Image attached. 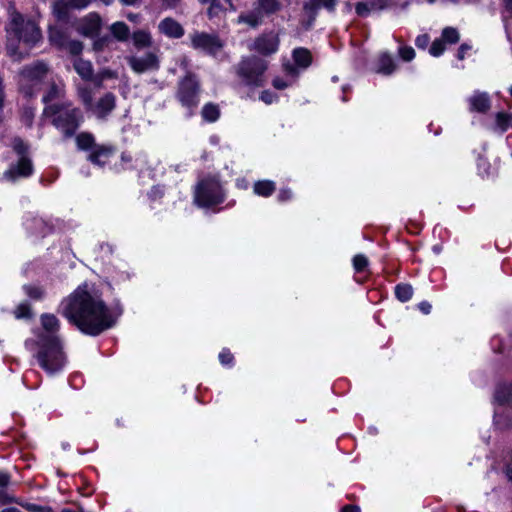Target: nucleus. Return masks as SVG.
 Masks as SVG:
<instances>
[{
	"mask_svg": "<svg viewBox=\"0 0 512 512\" xmlns=\"http://www.w3.org/2000/svg\"><path fill=\"white\" fill-rule=\"evenodd\" d=\"M58 311L82 333L90 336H97L114 326L122 314L119 304L107 306L101 296L86 283L65 297Z\"/></svg>",
	"mask_w": 512,
	"mask_h": 512,
	"instance_id": "f257e3e1",
	"label": "nucleus"
},
{
	"mask_svg": "<svg viewBox=\"0 0 512 512\" xmlns=\"http://www.w3.org/2000/svg\"><path fill=\"white\" fill-rule=\"evenodd\" d=\"M5 30L7 54L14 61H20L29 54L28 50H20V43L30 49L42 39L41 30L36 22L31 18L24 17L13 5L8 8V22Z\"/></svg>",
	"mask_w": 512,
	"mask_h": 512,
	"instance_id": "f03ea898",
	"label": "nucleus"
},
{
	"mask_svg": "<svg viewBox=\"0 0 512 512\" xmlns=\"http://www.w3.org/2000/svg\"><path fill=\"white\" fill-rule=\"evenodd\" d=\"M25 347L49 375L60 372L66 364L60 337L29 338L25 341Z\"/></svg>",
	"mask_w": 512,
	"mask_h": 512,
	"instance_id": "7ed1b4c3",
	"label": "nucleus"
},
{
	"mask_svg": "<svg viewBox=\"0 0 512 512\" xmlns=\"http://www.w3.org/2000/svg\"><path fill=\"white\" fill-rule=\"evenodd\" d=\"M44 114L53 116V125L60 130L65 137L73 136L83 120L80 109L73 107L68 101L46 106Z\"/></svg>",
	"mask_w": 512,
	"mask_h": 512,
	"instance_id": "20e7f679",
	"label": "nucleus"
},
{
	"mask_svg": "<svg viewBox=\"0 0 512 512\" xmlns=\"http://www.w3.org/2000/svg\"><path fill=\"white\" fill-rule=\"evenodd\" d=\"M49 72V66L43 61H36L25 66L19 74V87L25 96L31 97L39 90L40 84Z\"/></svg>",
	"mask_w": 512,
	"mask_h": 512,
	"instance_id": "39448f33",
	"label": "nucleus"
},
{
	"mask_svg": "<svg viewBox=\"0 0 512 512\" xmlns=\"http://www.w3.org/2000/svg\"><path fill=\"white\" fill-rule=\"evenodd\" d=\"M194 201L199 207H211L224 201V193L219 180L215 177L199 182L195 189Z\"/></svg>",
	"mask_w": 512,
	"mask_h": 512,
	"instance_id": "423d86ee",
	"label": "nucleus"
},
{
	"mask_svg": "<svg viewBox=\"0 0 512 512\" xmlns=\"http://www.w3.org/2000/svg\"><path fill=\"white\" fill-rule=\"evenodd\" d=\"M200 82L196 74L188 71L178 82L176 98L190 111L199 104Z\"/></svg>",
	"mask_w": 512,
	"mask_h": 512,
	"instance_id": "0eeeda50",
	"label": "nucleus"
},
{
	"mask_svg": "<svg viewBox=\"0 0 512 512\" xmlns=\"http://www.w3.org/2000/svg\"><path fill=\"white\" fill-rule=\"evenodd\" d=\"M14 151L20 156L16 164H12L3 174L7 181L15 182L19 178H26L32 175L33 165L31 160L26 156L27 147L23 140L15 138L12 141Z\"/></svg>",
	"mask_w": 512,
	"mask_h": 512,
	"instance_id": "6e6552de",
	"label": "nucleus"
},
{
	"mask_svg": "<svg viewBox=\"0 0 512 512\" xmlns=\"http://www.w3.org/2000/svg\"><path fill=\"white\" fill-rule=\"evenodd\" d=\"M266 69L267 63L264 60L248 57L239 63L237 73L246 85L261 86Z\"/></svg>",
	"mask_w": 512,
	"mask_h": 512,
	"instance_id": "1a4fd4ad",
	"label": "nucleus"
},
{
	"mask_svg": "<svg viewBox=\"0 0 512 512\" xmlns=\"http://www.w3.org/2000/svg\"><path fill=\"white\" fill-rule=\"evenodd\" d=\"M191 46L209 55H216L223 48V41L216 34L194 32L190 34Z\"/></svg>",
	"mask_w": 512,
	"mask_h": 512,
	"instance_id": "9d476101",
	"label": "nucleus"
},
{
	"mask_svg": "<svg viewBox=\"0 0 512 512\" xmlns=\"http://www.w3.org/2000/svg\"><path fill=\"white\" fill-rule=\"evenodd\" d=\"M280 45V36L277 32L269 31L260 34L254 39L249 50L262 56H270L277 53Z\"/></svg>",
	"mask_w": 512,
	"mask_h": 512,
	"instance_id": "9b49d317",
	"label": "nucleus"
},
{
	"mask_svg": "<svg viewBox=\"0 0 512 512\" xmlns=\"http://www.w3.org/2000/svg\"><path fill=\"white\" fill-rule=\"evenodd\" d=\"M129 67L133 72L142 74L150 71H157L160 68V59L157 53L149 51L145 54L131 55L126 58Z\"/></svg>",
	"mask_w": 512,
	"mask_h": 512,
	"instance_id": "f8f14e48",
	"label": "nucleus"
},
{
	"mask_svg": "<svg viewBox=\"0 0 512 512\" xmlns=\"http://www.w3.org/2000/svg\"><path fill=\"white\" fill-rule=\"evenodd\" d=\"M102 28V18L96 12H91L80 18L76 23L77 32L88 38H95Z\"/></svg>",
	"mask_w": 512,
	"mask_h": 512,
	"instance_id": "ddd939ff",
	"label": "nucleus"
},
{
	"mask_svg": "<svg viewBox=\"0 0 512 512\" xmlns=\"http://www.w3.org/2000/svg\"><path fill=\"white\" fill-rule=\"evenodd\" d=\"M292 57L295 65L285 64L284 70L289 77L296 78L299 74V69H306L312 62V55L306 48H295L292 52Z\"/></svg>",
	"mask_w": 512,
	"mask_h": 512,
	"instance_id": "4468645a",
	"label": "nucleus"
},
{
	"mask_svg": "<svg viewBox=\"0 0 512 512\" xmlns=\"http://www.w3.org/2000/svg\"><path fill=\"white\" fill-rule=\"evenodd\" d=\"M40 323L41 328L34 331V337L31 339L59 337L60 321L54 314H42Z\"/></svg>",
	"mask_w": 512,
	"mask_h": 512,
	"instance_id": "2eb2a0df",
	"label": "nucleus"
},
{
	"mask_svg": "<svg viewBox=\"0 0 512 512\" xmlns=\"http://www.w3.org/2000/svg\"><path fill=\"white\" fill-rule=\"evenodd\" d=\"M157 28L160 34L170 39H180L185 34L183 26L172 17L163 18Z\"/></svg>",
	"mask_w": 512,
	"mask_h": 512,
	"instance_id": "dca6fc26",
	"label": "nucleus"
},
{
	"mask_svg": "<svg viewBox=\"0 0 512 512\" xmlns=\"http://www.w3.org/2000/svg\"><path fill=\"white\" fill-rule=\"evenodd\" d=\"M471 112L486 113L491 107V100L486 92L475 91L469 98Z\"/></svg>",
	"mask_w": 512,
	"mask_h": 512,
	"instance_id": "f3484780",
	"label": "nucleus"
},
{
	"mask_svg": "<svg viewBox=\"0 0 512 512\" xmlns=\"http://www.w3.org/2000/svg\"><path fill=\"white\" fill-rule=\"evenodd\" d=\"M115 100L114 94L106 93L91 110L98 118H105L115 108Z\"/></svg>",
	"mask_w": 512,
	"mask_h": 512,
	"instance_id": "a211bd4d",
	"label": "nucleus"
},
{
	"mask_svg": "<svg viewBox=\"0 0 512 512\" xmlns=\"http://www.w3.org/2000/svg\"><path fill=\"white\" fill-rule=\"evenodd\" d=\"M337 5V0H307L303 8L315 18L317 12L321 8H325L329 12H334Z\"/></svg>",
	"mask_w": 512,
	"mask_h": 512,
	"instance_id": "6ab92c4d",
	"label": "nucleus"
},
{
	"mask_svg": "<svg viewBox=\"0 0 512 512\" xmlns=\"http://www.w3.org/2000/svg\"><path fill=\"white\" fill-rule=\"evenodd\" d=\"M396 70V63L389 53H382L379 55L375 71L383 75H391Z\"/></svg>",
	"mask_w": 512,
	"mask_h": 512,
	"instance_id": "aec40b11",
	"label": "nucleus"
},
{
	"mask_svg": "<svg viewBox=\"0 0 512 512\" xmlns=\"http://www.w3.org/2000/svg\"><path fill=\"white\" fill-rule=\"evenodd\" d=\"M114 150L111 146H97L92 150L88 159L96 165L102 166L105 165L110 156L113 154Z\"/></svg>",
	"mask_w": 512,
	"mask_h": 512,
	"instance_id": "412c9836",
	"label": "nucleus"
},
{
	"mask_svg": "<svg viewBox=\"0 0 512 512\" xmlns=\"http://www.w3.org/2000/svg\"><path fill=\"white\" fill-rule=\"evenodd\" d=\"M263 13L255 7L253 10L243 12L238 16V23H244L251 28H256L263 23Z\"/></svg>",
	"mask_w": 512,
	"mask_h": 512,
	"instance_id": "4be33fe9",
	"label": "nucleus"
},
{
	"mask_svg": "<svg viewBox=\"0 0 512 512\" xmlns=\"http://www.w3.org/2000/svg\"><path fill=\"white\" fill-rule=\"evenodd\" d=\"M133 45L136 49L141 50L149 48L153 44L151 33L145 29H139L131 35Z\"/></svg>",
	"mask_w": 512,
	"mask_h": 512,
	"instance_id": "5701e85b",
	"label": "nucleus"
},
{
	"mask_svg": "<svg viewBox=\"0 0 512 512\" xmlns=\"http://www.w3.org/2000/svg\"><path fill=\"white\" fill-rule=\"evenodd\" d=\"M383 0H366L355 5L356 13L361 17H367L372 11L384 8Z\"/></svg>",
	"mask_w": 512,
	"mask_h": 512,
	"instance_id": "b1692460",
	"label": "nucleus"
},
{
	"mask_svg": "<svg viewBox=\"0 0 512 512\" xmlns=\"http://www.w3.org/2000/svg\"><path fill=\"white\" fill-rule=\"evenodd\" d=\"M512 124V114L498 112L495 114V123L490 127L495 133L503 134Z\"/></svg>",
	"mask_w": 512,
	"mask_h": 512,
	"instance_id": "393cba45",
	"label": "nucleus"
},
{
	"mask_svg": "<svg viewBox=\"0 0 512 512\" xmlns=\"http://www.w3.org/2000/svg\"><path fill=\"white\" fill-rule=\"evenodd\" d=\"M73 67L77 74L84 80H91L93 77V66L90 61L82 58H76L73 62Z\"/></svg>",
	"mask_w": 512,
	"mask_h": 512,
	"instance_id": "a878e982",
	"label": "nucleus"
},
{
	"mask_svg": "<svg viewBox=\"0 0 512 512\" xmlns=\"http://www.w3.org/2000/svg\"><path fill=\"white\" fill-rule=\"evenodd\" d=\"M495 401L512 409V385H502L495 392Z\"/></svg>",
	"mask_w": 512,
	"mask_h": 512,
	"instance_id": "bb28decb",
	"label": "nucleus"
},
{
	"mask_svg": "<svg viewBox=\"0 0 512 512\" xmlns=\"http://www.w3.org/2000/svg\"><path fill=\"white\" fill-rule=\"evenodd\" d=\"M109 29L113 37L118 41L125 42L129 39L130 29L126 23L122 21L114 22Z\"/></svg>",
	"mask_w": 512,
	"mask_h": 512,
	"instance_id": "cd10ccee",
	"label": "nucleus"
},
{
	"mask_svg": "<svg viewBox=\"0 0 512 512\" xmlns=\"http://www.w3.org/2000/svg\"><path fill=\"white\" fill-rule=\"evenodd\" d=\"M276 190V185L271 180H260L254 183L253 191L256 195L262 197L271 196Z\"/></svg>",
	"mask_w": 512,
	"mask_h": 512,
	"instance_id": "c85d7f7f",
	"label": "nucleus"
},
{
	"mask_svg": "<svg viewBox=\"0 0 512 512\" xmlns=\"http://www.w3.org/2000/svg\"><path fill=\"white\" fill-rule=\"evenodd\" d=\"M256 7L265 16L278 12L281 9V3L279 0H258Z\"/></svg>",
	"mask_w": 512,
	"mask_h": 512,
	"instance_id": "c756f323",
	"label": "nucleus"
},
{
	"mask_svg": "<svg viewBox=\"0 0 512 512\" xmlns=\"http://www.w3.org/2000/svg\"><path fill=\"white\" fill-rule=\"evenodd\" d=\"M64 94V84L62 82L52 83L47 93L43 96V102L48 103L55 99H59Z\"/></svg>",
	"mask_w": 512,
	"mask_h": 512,
	"instance_id": "7c9ffc66",
	"label": "nucleus"
},
{
	"mask_svg": "<svg viewBox=\"0 0 512 512\" xmlns=\"http://www.w3.org/2000/svg\"><path fill=\"white\" fill-rule=\"evenodd\" d=\"M76 143L79 149L88 150L97 147L95 145V139L90 133H81L76 137Z\"/></svg>",
	"mask_w": 512,
	"mask_h": 512,
	"instance_id": "2f4dec72",
	"label": "nucleus"
},
{
	"mask_svg": "<svg viewBox=\"0 0 512 512\" xmlns=\"http://www.w3.org/2000/svg\"><path fill=\"white\" fill-rule=\"evenodd\" d=\"M201 114L206 121L215 122L219 118L220 111L217 105L208 103L202 108Z\"/></svg>",
	"mask_w": 512,
	"mask_h": 512,
	"instance_id": "473e14b6",
	"label": "nucleus"
},
{
	"mask_svg": "<svg viewBox=\"0 0 512 512\" xmlns=\"http://www.w3.org/2000/svg\"><path fill=\"white\" fill-rule=\"evenodd\" d=\"M7 502L20 504L23 508L30 512H53L50 506H41L34 503H21L14 497H7Z\"/></svg>",
	"mask_w": 512,
	"mask_h": 512,
	"instance_id": "72a5a7b5",
	"label": "nucleus"
},
{
	"mask_svg": "<svg viewBox=\"0 0 512 512\" xmlns=\"http://www.w3.org/2000/svg\"><path fill=\"white\" fill-rule=\"evenodd\" d=\"M395 295L401 302H407L413 295V288L409 284H398L395 287Z\"/></svg>",
	"mask_w": 512,
	"mask_h": 512,
	"instance_id": "f704fd0d",
	"label": "nucleus"
},
{
	"mask_svg": "<svg viewBox=\"0 0 512 512\" xmlns=\"http://www.w3.org/2000/svg\"><path fill=\"white\" fill-rule=\"evenodd\" d=\"M440 39L444 43L455 44L459 41L460 35L457 29L453 27H446L443 29Z\"/></svg>",
	"mask_w": 512,
	"mask_h": 512,
	"instance_id": "c9c22d12",
	"label": "nucleus"
},
{
	"mask_svg": "<svg viewBox=\"0 0 512 512\" xmlns=\"http://www.w3.org/2000/svg\"><path fill=\"white\" fill-rule=\"evenodd\" d=\"M78 95L85 105L86 109L90 110L93 106V94L89 87H79Z\"/></svg>",
	"mask_w": 512,
	"mask_h": 512,
	"instance_id": "e433bc0d",
	"label": "nucleus"
},
{
	"mask_svg": "<svg viewBox=\"0 0 512 512\" xmlns=\"http://www.w3.org/2000/svg\"><path fill=\"white\" fill-rule=\"evenodd\" d=\"M63 49L67 50L72 55H79L83 50V43L79 40L68 39Z\"/></svg>",
	"mask_w": 512,
	"mask_h": 512,
	"instance_id": "4c0bfd02",
	"label": "nucleus"
},
{
	"mask_svg": "<svg viewBox=\"0 0 512 512\" xmlns=\"http://www.w3.org/2000/svg\"><path fill=\"white\" fill-rule=\"evenodd\" d=\"M50 41L59 48H63L68 40L66 35L60 30L51 31L49 34Z\"/></svg>",
	"mask_w": 512,
	"mask_h": 512,
	"instance_id": "58836bf2",
	"label": "nucleus"
},
{
	"mask_svg": "<svg viewBox=\"0 0 512 512\" xmlns=\"http://www.w3.org/2000/svg\"><path fill=\"white\" fill-rule=\"evenodd\" d=\"M23 289L31 299L39 300L42 299L44 296V290L39 286L25 285Z\"/></svg>",
	"mask_w": 512,
	"mask_h": 512,
	"instance_id": "ea45409f",
	"label": "nucleus"
},
{
	"mask_svg": "<svg viewBox=\"0 0 512 512\" xmlns=\"http://www.w3.org/2000/svg\"><path fill=\"white\" fill-rule=\"evenodd\" d=\"M368 266V259L363 254L355 255L353 258V267L356 272H362Z\"/></svg>",
	"mask_w": 512,
	"mask_h": 512,
	"instance_id": "a19ab883",
	"label": "nucleus"
},
{
	"mask_svg": "<svg viewBox=\"0 0 512 512\" xmlns=\"http://www.w3.org/2000/svg\"><path fill=\"white\" fill-rule=\"evenodd\" d=\"M111 42V38L107 35L102 37H95V40L93 41L92 48L94 51L99 52L104 50Z\"/></svg>",
	"mask_w": 512,
	"mask_h": 512,
	"instance_id": "79ce46f5",
	"label": "nucleus"
},
{
	"mask_svg": "<svg viewBox=\"0 0 512 512\" xmlns=\"http://www.w3.org/2000/svg\"><path fill=\"white\" fill-rule=\"evenodd\" d=\"M90 3V0H62L59 4H63L68 8L73 9H84Z\"/></svg>",
	"mask_w": 512,
	"mask_h": 512,
	"instance_id": "37998d69",
	"label": "nucleus"
},
{
	"mask_svg": "<svg viewBox=\"0 0 512 512\" xmlns=\"http://www.w3.org/2000/svg\"><path fill=\"white\" fill-rule=\"evenodd\" d=\"M444 51H445V46H444V42L441 39L434 40L429 49V53L434 57H438V56L442 55Z\"/></svg>",
	"mask_w": 512,
	"mask_h": 512,
	"instance_id": "c03bdc74",
	"label": "nucleus"
},
{
	"mask_svg": "<svg viewBox=\"0 0 512 512\" xmlns=\"http://www.w3.org/2000/svg\"><path fill=\"white\" fill-rule=\"evenodd\" d=\"M398 54L404 61H411L415 57V50L411 46H402L398 50Z\"/></svg>",
	"mask_w": 512,
	"mask_h": 512,
	"instance_id": "a18cd8bd",
	"label": "nucleus"
},
{
	"mask_svg": "<svg viewBox=\"0 0 512 512\" xmlns=\"http://www.w3.org/2000/svg\"><path fill=\"white\" fill-rule=\"evenodd\" d=\"M34 115H35V112H34L33 108H31V107L24 108V110L22 112L21 120L26 126L30 127L32 125Z\"/></svg>",
	"mask_w": 512,
	"mask_h": 512,
	"instance_id": "49530a36",
	"label": "nucleus"
},
{
	"mask_svg": "<svg viewBox=\"0 0 512 512\" xmlns=\"http://www.w3.org/2000/svg\"><path fill=\"white\" fill-rule=\"evenodd\" d=\"M233 355L228 349H223L219 353V361L222 365H231L233 362Z\"/></svg>",
	"mask_w": 512,
	"mask_h": 512,
	"instance_id": "de8ad7c7",
	"label": "nucleus"
},
{
	"mask_svg": "<svg viewBox=\"0 0 512 512\" xmlns=\"http://www.w3.org/2000/svg\"><path fill=\"white\" fill-rule=\"evenodd\" d=\"M295 79L296 78H292L291 77L290 81H286V80H284V79H282L280 77H276V78L273 79L272 84H273L274 88H276L278 90H283V89L291 86L292 83H293V80H295Z\"/></svg>",
	"mask_w": 512,
	"mask_h": 512,
	"instance_id": "09e8293b",
	"label": "nucleus"
},
{
	"mask_svg": "<svg viewBox=\"0 0 512 512\" xmlns=\"http://www.w3.org/2000/svg\"><path fill=\"white\" fill-rule=\"evenodd\" d=\"M15 317L18 319L27 318L30 316V308L27 304L19 305L15 310Z\"/></svg>",
	"mask_w": 512,
	"mask_h": 512,
	"instance_id": "8fccbe9b",
	"label": "nucleus"
},
{
	"mask_svg": "<svg viewBox=\"0 0 512 512\" xmlns=\"http://www.w3.org/2000/svg\"><path fill=\"white\" fill-rule=\"evenodd\" d=\"M260 100L266 104H272L277 100V95L269 90L262 91L260 94Z\"/></svg>",
	"mask_w": 512,
	"mask_h": 512,
	"instance_id": "3c124183",
	"label": "nucleus"
},
{
	"mask_svg": "<svg viewBox=\"0 0 512 512\" xmlns=\"http://www.w3.org/2000/svg\"><path fill=\"white\" fill-rule=\"evenodd\" d=\"M430 42V37L428 34H421L416 37L415 45L420 49H425Z\"/></svg>",
	"mask_w": 512,
	"mask_h": 512,
	"instance_id": "603ef678",
	"label": "nucleus"
},
{
	"mask_svg": "<svg viewBox=\"0 0 512 512\" xmlns=\"http://www.w3.org/2000/svg\"><path fill=\"white\" fill-rule=\"evenodd\" d=\"M182 0H160L161 5L165 9H175L177 8Z\"/></svg>",
	"mask_w": 512,
	"mask_h": 512,
	"instance_id": "864d4df0",
	"label": "nucleus"
},
{
	"mask_svg": "<svg viewBox=\"0 0 512 512\" xmlns=\"http://www.w3.org/2000/svg\"><path fill=\"white\" fill-rule=\"evenodd\" d=\"M277 197L280 202H284L292 198V192L289 189H282Z\"/></svg>",
	"mask_w": 512,
	"mask_h": 512,
	"instance_id": "5fc2aeb1",
	"label": "nucleus"
},
{
	"mask_svg": "<svg viewBox=\"0 0 512 512\" xmlns=\"http://www.w3.org/2000/svg\"><path fill=\"white\" fill-rule=\"evenodd\" d=\"M469 50H471V46H470V45H468V44H466V43L462 44V45L459 47V49H458L457 58H458L459 60H463V59H464V57H465V54H466Z\"/></svg>",
	"mask_w": 512,
	"mask_h": 512,
	"instance_id": "6e6d98bb",
	"label": "nucleus"
},
{
	"mask_svg": "<svg viewBox=\"0 0 512 512\" xmlns=\"http://www.w3.org/2000/svg\"><path fill=\"white\" fill-rule=\"evenodd\" d=\"M10 479L11 477L7 472L0 471V487H7Z\"/></svg>",
	"mask_w": 512,
	"mask_h": 512,
	"instance_id": "4d7b16f0",
	"label": "nucleus"
},
{
	"mask_svg": "<svg viewBox=\"0 0 512 512\" xmlns=\"http://www.w3.org/2000/svg\"><path fill=\"white\" fill-rule=\"evenodd\" d=\"M219 9H220V4H219L218 0H212L211 5L208 9L209 16L213 17Z\"/></svg>",
	"mask_w": 512,
	"mask_h": 512,
	"instance_id": "13d9d810",
	"label": "nucleus"
},
{
	"mask_svg": "<svg viewBox=\"0 0 512 512\" xmlns=\"http://www.w3.org/2000/svg\"><path fill=\"white\" fill-rule=\"evenodd\" d=\"M418 307H419L420 311L424 314H429L432 309L431 304L427 301H423V302L419 303Z\"/></svg>",
	"mask_w": 512,
	"mask_h": 512,
	"instance_id": "bf43d9fd",
	"label": "nucleus"
},
{
	"mask_svg": "<svg viewBox=\"0 0 512 512\" xmlns=\"http://www.w3.org/2000/svg\"><path fill=\"white\" fill-rule=\"evenodd\" d=\"M494 423L496 426H498L501 429H504L509 426V424L502 422L501 416L499 415V413L497 411L495 412V415H494Z\"/></svg>",
	"mask_w": 512,
	"mask_h": 512,
	"instance_id": "052dcab7",
	"label": "nucleus"
},
{
	"mask_svg": "<svg viewBox=\"0 0 512 512\" xmlns=\"http://www.w3.org/2000/svg\"><path fill=\"white\" fill-rule=\"evenodd\" d=\"M163 193L164 191L161 187H153L149 195L152 199H157L161 197Z\"/></svg>",
	"mask_w": 512,
	"mask_h": 512,
	"instance_id": "680f3d73",
	"label": "nucleus"
},
{
	"mask_svg": "<svg viewBox=\"0 0 512 512\" xmlns=\"http://www.w3.org/2000/svg\"><path fill=\"white\" fill-rule=\"evenodd\" d=\"M127 19L130 21V22H133V23H136V24H139L141 22V15L138 14V13H128L127 14Z\"/></svg>",
	"mask_w": 512,
	"mask_h": 512,
	"instance_id": "e2e57ef3",
	"label": "nucleus"
},
{
	"mask_svg": "<svg viewBox=\"0 0 512 512\" xmlns=\"http://www.w3.org/2000/svg\"><path fill=\"white\" fill-rule=\"evenodd\" d=\"M122 5L125 6H137L140 5L143 0H119Z\"/></svg>",
	"mask_w": 512,
	"mask_h": 512,
	"instance_id": "0e129e2a",
	"label": "nucleus"
},
{
	"mask_svg": "<svg viewBox=\"0 0 512 512\" xmlns=\"http://www.w3.org/2000/svg\"><path fill=\"white\" fill-rule=\"evenodd\" d=\"M341 512H360V509L356 506L347 505L342 508Z\"/></svg>",
	"mask_w": 512,
	"mask_h": 512,
	"instance_id": "69168bd1",
	"label": "nucleus"
},
{
	"mask_svg": "<svg viewBox=\"0 0 512 512\" xmlns=\"http://www.w3.org/2000/svg\"><path fill=\"white\" fill-rule=\"evenodd\" d=\"M181 66H182V68H183V69H185V70H187V69H188V67H189V60H188V58H187V57H185V56H184V57H182V59H181Z\"/></svg>",
	"mask_w": 512,
	"mask_h": 512,
	"instance_id": "338daca9",
	"label": "nucleus"
},
{
	"mask_svg": "<svg viewBox=\"0 0 512 512\" xmlns=\"http://www.w3.org/2000/svg\"><path fill=\"white\" fill-rule=\"evenodd\" d=\"M1 512H21V511L18 508L9 507V508L3 509Z\"/></svg>",
	"mask_w": 512,
	"mask_h": 512,
	"instance_id": "774afa93",
	"label": "nucleus"
}]
</instances>
